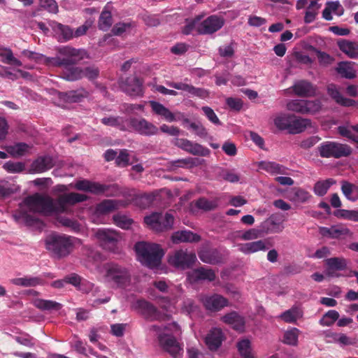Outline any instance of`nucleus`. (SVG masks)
Wrapping results in <instances>:
<instances>
[{"label": "nucleus", "instance_id": "1", "mask_svg": "<svg viewBox=\"0 0 358 358\" xmlns=\"http://www.w3.org/2000/svg\"><path fill=\"white\" fill-rule=\"evenodd\" d=\"M87 199V196L76 192L60 194L56 200H54L48 195H42L36 193L27 197L24 202L31 211L45 215H59L62 213H67L69 211V206H73Z\"/></svg>", "mask_w": 358, "mask_h": 358}, {"label": "nucleus", "instance_id": "2", "mask_svg": "<svg viewBox=\"0 0 358 358\" xmlns=\"http://www.w3.org/2000/svg\"><path fill=\"white\" fill-rule=\"evenodd\" d=\"M58 52L62 57H45L46 64L53 67H63L62 78L64 80L76 81L82 79V68L75 65L85 58H88L87 52L83 49H76L69 45L60 47Z\"/></svg>", "mask_w": 358, "mask_h": 358}, {"label": "nucleus", "instance_id": "3", "mask_svg": "<svg viewBox=\"0 0 358 358\" xmlns=\"http://www.w3.org/2000/svg\"><path fill=\"white\" fill-rule=\"evenodd\" d=\"M150 331L155 333L159 345L173 357L180 353L182 348L176 336L181 333L180 326L175 322L167 325H152Z\"/></svg>", "mask_w": 358, "mask_h": 358}, {"label": "nucleus", "instance_id": "4", "mask_svg": "<svg viewBox=\"0 0 358 358\" xmlns=\"http://www.w3.org/2000/svg\"><path fill=\"white\" fill-rule=\"evenodd\" d=\"M134 248L138 260L150 268L159 266L165 254L161 245L157 243L138 242Z\"/></svg>", "mask_w": 358, "mask_h": 358}, {"label": "nucleus", "instance_id": "5", "mask_svg": "<svg viewBox=\"0 0 358 358\" xmlns=\"http://www.w3.org/2000/svg\"><path fill=\"white\" fill-rule=\"evenodd\" d=\"M74 238L66 234H52L45 239L48 250L57 258L68 256L73 248Z\"/></svg>", "mask_w": 358, "mask_h": 358}, {"label": "nucleus", "instance_id": "6", "mask_svg": "<svg viewBox=\"0 0 358 358\" xmlns=\"http://www.w3.org/2000/svg\"><path fill=\"white\" fill-rule=\"evenodd\" d=\"M317 150L322 158L340 159L347 157L352 152L350 145L336 141H324L317 148Z\"/></svg>", "mask_w": 358, "mask_h": 358}, {"label": "nucleus", "instance_id": "7", "mask_svg": "<svg viewBox=\"0 0 358 358\" xmlns=\"http://www.w3.org/2000/svg\"><path fill=\"white\" fill-rule=\"evenodd\" d=\"M106 277L119 288H124L131 283V273L129 270L117 264H110L106 268Z\"/></svg>", "mask_w": 358, "mask_h": 358}, {"label": "nucleus", "instance_id": "8", "mask_svg": "<svg viewBox=\"0 0 358 358\" xmlns=\"http://www.w3.org/2000/svg\"><path fill=\"white\" fill-rule=\"evenodd\" d=\"M196 260L195 253L188 252L187 249H179L168 255L169 264L176 268L187 269L191 268Z\"/></svg>", "mask_w": 358, "mask_h": 358}, {"label": "nucleus", "instance_id": "9", "mask_svg": "<svg viewBox=\"0 0 358 358\" xmlns=\"http://www.w3.org/2000/svg\"><path fill=\"white\" fill-rule=\"evenodd\" d=\"M144 222L152 230L162 232L172 228L174 217L169 213H166L165 215L161 213H152L144 217Z\"/></svg>", "mask_w": 358, "mask_h": 358}, {"label": "nucleus", "instance_id": "10", "mask_svg": "<svg viewBox=\"0 0 358 358\" xmlns=\"http://www.w3.org/2000/svg\"><path fill=\"white\" fill-rule=\"evenodd\" d=\"M289 110L300 114H314L321 108V103L318 100L294 99L287 104Z\"/></svg>", "mask_w": 358, "mask_h": 358}, {"label": "nucleus", "instance_id": "11", "mask_svg": "<svg viewBox=\"0 0 358 358\" xmlns=\"http://www.w3.org/2000/svg\"><path fill=\"white\" fill-rule=\"evenodd\" d=\"M95 236L100 243L101 246L105 250L113 251L120 236L114 230L109 229H99L95 232Z\"/></svg>", "mask_w": 358, "mask_h": 358}, {"label": "nucleus", "instance_id": "12", "mask_svg": "<svg viewBox=\"0 0 358 358\" xmlns=\"http://www.w3.org/2000/svg\"><path fill=\"white\" fill-rule=\"evenodd\" d=\"M74 187L78 190L89 192L96 194L106 193V196L113 195L112 194L107 193L110 189H112L115 192L118 190L117 186L116 185H101L97 182H90L87 180H81L77 181Z\"/></svg>", "mask_w": 358, "mask_h": 358}, {"label": "nucleus", "instance_id": "13", "mask_svg": "<svg viewBox=\"0 0 358 358\" xmlns=\"http://www.w3.org/2000/svg\"><path fill=\"white\" fill-rule=\"evenodd\" d=\"M284 221L283 215L279 213H273L263 221L259 227L264 236L269 234H278L283 230L282 223Z\"/></svg>", "mask_w": 358, "mask_h": 358}, {"label": "nucleus", "instance_id": "14", "mask_svg": "<svg viewBox=\"0 0 358 358\" xmlns=\"http://www.w3.org/2000/svg\"><path fill=\"white\" fill-rule=\"evenodd\" d=\"M130 127L134 131L143 136H154L158 134L159 129L145 118L131 117L128 120Z\"/></svg>", "mask_w": 358, "mask_h": 358}, {"label": "nucleus", "instance_id": "15", "mask_svg": "<svg viewBox=\"0 0 358 358\" xmlns=\"http://www.w3.org/2000/svg\"><path fill=\"white\" fill-rule=\"evenodd\" d=\"M199 258L206 264L216 265L223 262V255L221 252L208 244L203 245L198 251Z\"/></svg>", "mask_w": 358, "mask_h": 358}, {"label": "nucleus", "instance_id": "16", "mask_svg": "<svg viewBox=\"0 0 358 358\" xmlns=\"http://www.w3.org/2000/svg\"><path fill=\"white\" fill-rule=\"evenodd\" d=\"M174 145L193 155L206 157L210 152L208 148L185 138H176Z\"/></svg>", "mask_w": 358, "mask_h": 358}, {"label": "nucleus", "instance_id": "17", "mask_svg": "<svg viewBox=\"0 0 358 358\" xmlns=\"http://www.w3.org/2000/svg\"><path fill=\"white\" fill-rule=\"evenodd\" d=\"M224 20L217 15H210L202 21L197 27L200 34H212L220 30L224 25Z\"/></svg>", "mask_w": 358, "mask_h": 358}, {"label": "nucleus", "instance_id": "18", "mask_svg": "<svg viewBox=\"0 0 358 358\" xmlns=\"http://www.w3.org/2000/svg\"><path fill=\"white\" fill-rule=\"evenodd\" d=\"M120 87L130 96H138L143 94V81L136 76H130L122 79Z\"/></svg>", "mask_w": 358, "mask_h": 358}, {"label": "nucleus", "instance_id": "19", "mask_svg": "<svg viewBox=\"0 0 358 358\" xmlns=\"http://www.w3.org/2000/svg\"><path fill=\"white\" fill-rule=\"evenodd\" d=\"M292 88L294 93L299 97H312L316 94V86L306 80L296 81Z\"/></svg>", "mask_w": 358, "mask_h": 358}, {"label": "nucleus", "instance_id": "20", "mask_svg": "<svg viewBox=\"0 0 358 358\" xmlns=\"http://www.w3.org/2000/svg\"><path fill=\"white\" fill-rule=\"evenodd\" d=\"M325 273L329 277H337L336 271L347 268L348 261L343 257H331L325 260Z\"/></svg>", "mask_w": 358, "mask_h": 358}, {"label": "nucleus", "instance_id": "21", "mask_svg": "<svg viewBox=\"0 0 358 358\" xmlns=\"http://www.w3.org/2000/svg\"><path fill=\"white\" fill-rule=\"evenodd\" d=\"M327 91L328 95L338 104L345 106L350 107L354 106L356 104V101L351 99L344 97L339 90V87L334 84H329L327 87Z\"/></svg>", "mask_w": 358, "mask_h": 358}, {"label": "nucleus", "instance_id": "22", "mask_svg": "<svg viewBox=\"0 0 358 358\" xmlns=\"http://www.w3.org/2000/svg\"><path fill=\"white\" fill-rule=\"evenodd\" d=\"M132 308L140 311L147 319L151 320L157 319V309L152 304L145 300H136L133 303Z\"/></svg>", "mask_w": 358, "mask_h": 358}, {"label": "nucleus", "instance_id": "23", "mask_svg": "<svg viewBox=\"0 0 358 358\" xmlns=\"http://www.w3.org/2000/svg\"><path fill=\"white\" fill-rule=\"evenodd\" d=\"M319 233L323 237L336 239L351 234L349 229L341 225H334L330 227H320Z\"/></svg>", "mask_w": 358, "mask_h": 358}, {"label": "nucleus", "instance_id": "24", "mask_svg": "<svg viewBox=\"0 0 358 358\" xmlns=\"http://www.w3.org/2000/svg\"><path fill=\"white\" fill-rule=\"evenodd\" d=\"M189 278L194 282L199 281L212 282L215 280L216 274L213 269L201 266L193 270V271L189 275Z\"/></svg>", "mask_w": 358, "mask_h": 358}, {"label": "nucleus", "instance_id": "25", "mask_svg": "<svg viewBox=\"0 0 358 358\" xmlns=\"http://www.w3.org/2000/svg\"><path fill=\"white\" fill-rule=\"evenodd\" d=\"M202 302L207 310L214 312L220 310L228 304L225 298L217 294L203 298Z\"/></svg>", "mask_w": 358, "mask_h": 358}, {"label": "nucleus", "instance_id": "26", "mask_svg": "<svg viewBox=\"0 0 358 358\" xmlns=\"http://www.w3.org/2000/svg\"><path fill=\"white\" fill-rule=\"evenodd\" d=\"M224 339V334L219 328H213L205 337V343L211 351L217 350Z\"/></svg>", "mask_w": 358, "mask_h": 358}, {"label": "nucleus", "instance_id": "27", "mask_svg": "<svg viewBox=\"0 0 358 358\" xmlns=\"http://www.w3.org/2000/svg\"><path fill=\"white\" fill-rule=\"evenodd\" d=\"M171 241L174 244L181 243H198L201 241V236L189 230L177 231L171 235Z\"/></svg>", "mask_w": 358, "mask_h": 358}, {"label": "nucleus", "instance_id": "28", "mask_svg": "<svg viewBox=\"0 0 358 358\" xmlns=\"http://www.w3.org/2000/svg\"><path fill=\"white\" fill-rule=\"evenodd\" d=\"M54 166L53 159L50 156H41L35 159L31 165V168L32 171L36 173H43L50 169Z\"/></svg>", "mask_w": 358, "mask_h": 358}, {"label": "nucleus", "instance_id": "29", "mask_svg": "<svg viewBox=\"0 0 358 358\" xmlns=\"http://www.w3.org/2000/svg\"><path fill=\"white\" fill-rule=\"evenodd\" d=\"M339 49L350 58L358 57V42L340 38L337 41Z\"/></svg>", "mask_w": 358, "mask_h": 358}, {"label": "nucleus", "instance_id": "30", "mask_svg": "<svg viewBox=\"0 0 358 358\" xmlns=\"http://www.w3.org/2000/svg\"><path fill=\"white\" fill-rule=\"evenodd\" d=\"M310 120L292 115L288 131L293 134H299L303 131L308 127L310 126Z\"/></svg>", "mask_w": 358, "mask_h": 358}, {"label": "nucleus", "instance_id": "31", "mask_svg": "<svg viewBox=\"0 0 358 358\" xmlns=\"http://www.w3.org/2000/svg\"><path fill=\"white\" fill-rule=\"evenodd\" d=\"M10 282L22 287H36L41 285L44 282V280L41 277L26 275L23 278H17L10 280Z\"/></svg>", "mask_w": 358, "mask_h": 358}, {"label": "nucleus", "instance_id": "32", "mask_svg": "<svg viewBox=\"0 0 358 358\" xmlns=\"http://www.w3.org/2000/svg\"><path fill=\"white\" fill-rule=\"evenodd\" d=\"M150 106L156 115L162 117L166 121L171 122L176 120L174 114L162 103L151 101H150Z\"/></svg>", "mask_w": 358, "mask_h": 358}, {"label": "nucleus", "instance_id": "33", "mask_svg": "<svg viewBox=\"0 0 358 358\" xmlns=\"http://www.w3.org/2000/svg\"><path fill=\"white\" fill-rule=\"evenodd\" d=\"M120 201L114 199H104L96 206V212L100 215H106L115 210H117L120 204Z\"/></svg>", "mask_w": 358, "mask_h": 358}, {"label": "nucleus", "instance_id": "34", "mask_svg": "<svg viewBox=\"0 0 358 358\" xmlns=\"http://www.w3.org/2000/svg\"><path fill=\"white\" fill-rule=\"evenodd\" d=\"M341 189L348 200L352 202L358 201V186L347 180H343Z\"/></svg>", "mask_w": 358, "mask_h": 358}, {"label": "nucleus", "instance_id": "35", "mask_svg": "<svg viewBox=\"0 0 358 358\" xmlns=\"http://www.w3.org/2000/svg\"><path fill=\"white\" fill-rule=\"evenodd\" d=\"M33 303L38 309L50 312L59 310L62 307V305L58 302L42 299H34Z\"/></svg>", "mask_w": 358, "mask_h": 358}, {"label": "nucleus", "instance_id": "36", "mask_svg": "<svg viewBox=\"0 0 358 358\" xmlns=\"http://www.w3.org/2000/svg\"><path fill=\"white\" fill-rule=\"evenodd\" d=\"M222 321L236 330H241L244 327V320L236 312L232 311L222 317Z\"/></svg>", "mask_w": 358, "mask_h": 358}, {"label": "nucleus", "instance_id": "37", "mask_svg": "<svg viewBox=\"0 0 358 358\" xmlns=\"http://www.w3.org/2000/svg\"><path fill=\"white\" fill-rule=\"evenodd\" d=\"M268 250L265 242L259 240L253 242H249L240 245V250L245 254L254 253L260 250L265 251Z\"/></svg>", "mask_w": 358, "mask_h": 358}, {"label": "nucleus", "instance_id": "38", "mask_svg": "<svg viewBox=\"0 0 358 358\" xmlns=\"http://www.w3.org/2000/svg\"><path fill=\"white\" fill-rule=\"evenodd\" d=\"M88 92L85 89L70 90L63 93L62 98L67 102L76 103L80 101L83 98L87 97Z\"/></svg>", "mask_w": 358, "mask_h": 358}, {"label": "nucleus", "instance_id": "39", "mask_svg": "<svg viewBox=\"0 0 358 358\" xmlns=\"http://www.w3.org/2000/svg\"><path fill=\"white\" fill-rule=\"evenodd\" d=\"M288 197L289 200L294 202L306 203L311 197V195L303 189L294 187L289 192Z\"/></svg>", "mask_w": 358, "mask_h": 358}, {"label": "nucleus", "instance_id": "40", "mask_svg": "<svg viewBox=\"0 0 358 358\" xmlns=\"http://www.w3.org/2000/svg\"><path fill=\"white\" fill-rule=\"evenodd\" d=\"M0 57H2L1 62L4 64L16 66H22L21 61L13 56V51L10 48L0 47Z\"/></svg>", "mask_w": 358, "mask_h": 358}, {"label": "nucleus", "instance_id": "41", "mask_svg": "<svg viewBox=\"0 0 358 358\" xmlns=\"http://www.w3.org/2000/svg\"><path fill=\"white\" fill-rule=\"evenodd\" d=\"M302 317V311L298 306H293L279 315L283 321L289 323L294 322Z\"/></svg>", "mask_w": 358, "mask_h": 358}, {"label": "nucleus", "instance_id": "42", "mask_svg": "<svg viewBox=\"0 0 358 358\" xmlns=\"http://www.w3.org/2000/svg\"><path fill=\"white\" fill-rule=\"evenodd\" d=\"M335 183L336 181L333 178L317 181L314 185L313 192L316 195L322 196L327 194L330 187Z\"/></svg>", "mask_w": 358, "mask_h": 358}, {"label": "nucleus", "instance_id": "43", "mask_svg": "<svg viewBox=\"0 0 358 358\" xmlns=\"http://www.w3.org/2000/svg\"><path fill=\"white\" fill-rule=\"evenodd\" d=\"M52 29L61 34L63 41H68L73 38V30L68 25L54 22Z\"/></svg>", "mask_w": 358, "mask_h": 358}, {"label": "nucleus", "instance_id": "44", "mask_svg": "<svg viewBox=\"0 0 358 358\" xmlns=\"http://www.w3.org/2000/svg\"><path fill=\"white\" fill-rule=\"evenodd\" d=\"M195 206L204 211H211L218 207V199L208 200L205 197H201L195 201Z\"/></svg>", "mask_w": 358, "mask_h": 358}, {"label": "nucleus", "instance_id": "45", "mask_svg": "<svg viewBox=\"0 0 358 358\" xmlns=\"http://www.w3.org/2000/svg\"><path fill=\"white\" fill-rule=\"evenodd\" d=\"M70 346L77 353L83 355L85 357L88 356V349L87 347V343L82 341L78 336L74 335L73 339L69 343Z\"/></svg>", "mask_w": 358, "mask_h": 358}, {"label": "nucleus", "instance_id": "46", "mask_svg": "<svg viewBox=\"0 0 358 358\" xmlns=\"http://www.w3.org/2000/svg\"><path fill=\"white\" fill-rule=\"evenodd\" d=\"M336 70L343 78L352 79L356 76L355 71L348 62H339Z\"/></svg>", "mask_w": 358, "mask_h": 358}, {"label": "nucleus", "instance_id": "47", "mask_svg": "<svg viewBox=\"0 0 358 358\" xmlns=\"http://www.w3.org/2000/svg\"><path fill=\"white\" fill-rule=\"evenodd\" d=\"M126 121L127 120H125L123 117H106L101 120L102 124L107 126L117 127L119 129L122 131L127 130L125 126Z\"/></svg>", "mask_w": 358, "mask_h": 358}, {"label": "nucleus", "instance_id": "48", "mask_svg": "<svg viewBox=\"0 0 358 358\" xmlns=\"http://www.w3.org/2000/svg\"><path fill=\"white\" fill-rule=\"evenodd\" d=\"M113 24V17L111 12L103 10L100 14L99 18V28L102 31H107Z\"/></svg>", "mask_w": 358, "mask_h": 358}, {"label": "nucleus", "instance_id": "49", "mask_svg": "<svg viewBox=\"0 0 358 358\" xmlns=\"http://www.w3.org/2000/svg\"><path fill=\"white\" fill-rule=\"evenodd\" d=\"M155 196L156 195L154 193H144L136 197L135 203L141 208H146L152 204Z\"/></svg>", "mask_w": 358, "mask_h": 358}, {"label": "nucleus", "instance_id": "50", "mask_svg": "<svg viewBox=\"0 0 358 358\" xmlns=\"http://www.w3.org/2000/svg\"><path fill=\"white\" fill-rule=\"evenodd\" d=\"M29 146L24 143H18L13 145L8 146L7 152L13 157H20L27 151Z\"/></svg>", "mask_w": 358, "mask_h": 358}, {"label": "nucleus", "instance_id": "51", "mask_svg": "<svg viewBox=\"0 0 358 358\" xmlns=\"http://www.w3.org/2000/svg\"><path fill=\"white\" fill-rule=\"evenodd\" d=\"M237 348L241 358H253L251 353L250 342L248 339H243L237 343Z\"/></svg>", "mask_w": 358, "mask_h": 358}, {"label": "nucleus", "instance_id": "52", "mask_svg": "<svg viewBox=\"0 0 358 358\" xmlns=\"http://www.w3.org/2000/svg\"><path fill=\"white\" fill-rule=\"evenodd\" d=\"M299 332V330L294 327L285 331L283 336L284 343L289 345H296Z\"/></svg>", "mask_w": 358, "mask_h": 358}, {"label": "nucleus", "instance_id": "53", "mask_svg": "<svg viewBox=\"0 0 358 358\" xmlns=\"http://www.w3.org/2000/svg\"><path fill=\"white\" fill-rule=\"evenodd\" d=\"M113 220L116 226L124 229H128L133 223V220L124 215H115Z\"/></svg>", "mask_w": 358, "mask_h": 358}, {"label": "nucleus", "instance_id": "54", "mask_svg": "<svg viewBox=\"0 0 358 358\" xmlns=\"http://www.w3.org/2000/svg\"><path fill=\"white\" fill-rule=\"evenodd\" d=\"M260 167L267 172L274 174L283 173L284 172V167L275 162H263L260 164Z\"/></svg>", "mask_w": 358, "mask_h": 358}, {"label": "nucleus", "instance_id": "55", "mask_svg": "<svg viewBox=\"0 0 358 358\" xmlns=\"http://www.w3.org/2000/svg\"><path fill=\"white\" fill-rule=\"evenodd\" d=\"M292 116L291 115H281L277 117L274 120L275 125L280 130L287 129L289 131Z\"/></svg>", "mask_w": 358, "mask_h": 358}, {"label": "nucleus", "instance_id": "56", "mask_svg": "<svg viewBox=\"0 0 358 358\" xmlns=\"http://www.w3.org/2000/svg\"><path fill=\"white\" fill-rule=\"evenodd\" d=\"M15 341L20 345L31 348L35 345V339L27 334H22L14 336Z\"/></svg>", "mask_w": 358, "mask_h": 358}, {"label": "nucleus", "instance_id": "57", "mask_svg": "<svg viewBox=\"0 0 358 358\" xmlns=\"http://www.w3.org/2000/svg\"><path fill=\"white\" fill-rule=\"evenodd\" d=\"M82 78H86L90 80H93L98 78L99 69L94 66H87L82 68Z\"/></svg>", "mask_w": 358, "mask_h": 358}, {"label": "nucleus", "instance_id": "58", "mask_svg": "<svg viewBox=\"0 0 358 358\" xmlns=\"http://www.w3.org/2000/svg\"><path fill=\"white\" fill-rule=\"evenodd\" d=\"M133 26L131 22H118L116 23L111 29V33L114 36H121Z\"/></svg>", "mask_w": 358, "mask_h": 358}, {"label": "nucleus", "instance_id": "59", "mask_svg": "<svg viewBox=\"0 0 358 358\" xmlns=\"http://www.w3.org/2000/svg\"><path fill=\"white\" fill-rule=\"evenodd\" d=\"M182 311L192 317L198 313V306L193 300L188 299L183 301Z\"/></svg>", "mask_w": 358, "mask_h": 358}, {"label": "nucleus", "instance_id": "60", "mask_svg": "<svg viewBox=\"0 0 358 358\" xmlns=\"http://www.w3.org/2000/svg\"><path fill=\"white\" fill-rule=\"evenodd\" d=\"M198 161L199 159L187 157L185 159H180L175 161H172L171 164L173 167L184 168L187 165H190L191 166H195L197 164Z\"/></svg>", "mask_w": 358, "mask_h": 358}, {"label": "nucleus", "instance_id": "61", "mask_svg": "<svg viewBox=\"0 0 358 358\" xmlns=\"http://www.w3.org/2000/svg\"><path fill=\"white\" fill-rule=\"evenodd\" d=\"M235 43L231 41L230 44L225 45L219 48L218 52L219 55L222 57L230 58L232 57L234 55Z\"/></svg>", "mask_w": 358, "mask_h": 358}, {"label": "nucleus", "instance_id": "62", "mask_svg": "<svg viewBox=\"0 0 358 358\" xmlns=\"http://www.w3.org/2000/svg\"><path fill=\"white\" fill-rule=\"evenodd\" d=\"M41 8L52 13H57L59 11L57 3L55 0H39Z\"/></svg>", "mask_w": 358, "mask_h": 358}, {"label": "nucleus", "instance_id": "63", "mask_svg": "<svg viewBox=\"0 0 358 358\" xmlns=\"http://www.w3.org/2000/svg\"><path fill=\"white\" fill-rule=\"evenodd\" d=\"M264 234L261 231V228L259 226L257 229H250L249 230H247L245 231L242 236L241 238L243 240H252V239H256L258 238L263 237Z\"/></svg>", "mask_w": 358, "mask_h": 358}, {"label": "nucleus", "instance_id": "64", "mask_svg": "<svg viewBox=\"0 0 358 358\" xmlns=\"http://www.w3.org/2000/svg\"><path fill=\"white\" fill-rule=\"evenodd\" d=\"M3 168L10 173H20L24 170V164L22 162H8L4 164Z\"/></svg>", "mask_w": 358, "mask_h": 358}]
</instances>
